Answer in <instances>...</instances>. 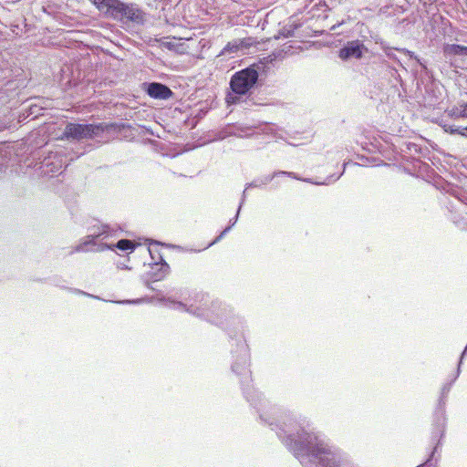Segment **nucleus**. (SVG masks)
Listing matches in <instances>:
<instances>
[{"instance_id": "obj_1", "label": "nucleus", "mask_w": 467, "mask_h": 467, "mask_svg": "<svg viewBox=\"0 0 467 467\" xmlns=\"http://www.w3.org/2000/svg\"><path fill=\"white\" fill-rule=\"evenodd\" d=\"M258 78L257 66L255 64L251 65L232 76L230 88L235 95H246L255 86Z\"/></svg>"}, {"instance_id": "obj_2", "label": "nucleus", "mask_w": 467, "mask_h": 467, "mask_svg": "<svg viewBox=\"0 0 467 467\" xmlns=\"http://www.w3.org/2000/svg\"><path fill=\"white\" fill-rule=\"evenodd\" d=\"M114 124H78L68 123L64 130L63 137L81 140L84 139H92L100 136L105 130L112 129Z\"/></svg>"}, {"instance_id": "obj_3", "label": "nucleus", "mask_w": 467, "mask_h": 467, "mask_svg": "<svg viewBox=\"0 0 467 467\" xmlns=\"http://www.w3.org/2000/svg\"><path fill=\"white\" fill-rule=\"evenodd\" d=\"M259 44V41L253 36L229 41L222 49L220 56L236 54L244 51Z\"/></svg>"}, {"instance_id": "obj_4", "label": "nucleus", "mask_w": 467, "mask_h": 467, "mask_svg": "<svg viewBox=\"0 0 467 467\" xmlns=\"http://www.w3.org/2000/svg\"><path fill=\"white\" fill-rule=\"evenodd\" d=\"M363 48L364 45L358 40L349 41L343 48L339 50L338 56L343 60H346L349 57L361 58Z\"/></svg>"}, {"instance_id": "obj_5", "label": "nucleus", "mask_w": 467, "mask_h": 467, "mask_svg": "<svg viewBox=\"0 0 467 467\" xmlns=\"http://www.w3.org/2000/svg\"><path fill=\"white\" fill-rule=\"evenodd\" d=\"M118 20H128L135 23H142L144 20V13L133 5L124 3L120 16Z\"/></svg>"}, {"instance_id": "obj_6", "label": "nucleus", "mask_w": 467, "mask_h": 467, "mask_svg": "<svg viewBox=\"0 0 467 467\" xmlns=\"http://www.w3.org/2000/svg\"><path fill=\"white\" fill-rule=\"evenodd\" d=\"M146 91L150 98L158 99H168L173 94L169 87L158 82L150 83Z\"/></svg>"}, {"instance_id": "obj_7", "label": "nucleus", "mask_w": 467, "mask_h": 467, "mask_svg": "<svg viewBox=\"0 0 467 467\" xmlns=\"http://www.w3.org/2000/svg\"><path fill=\"white\" fill-rule=\"evenodd\" d=\"M443 53L446 57L467 56V47L457 44H446L443 46Z\"/></svg>"}, {"instance_id": "obj_8", "label": "nucleus", "mask_w": 467, "mask_h": 467, "mask_svg": "<svg viewBox=\"0 0 467 467\" xmlns=\"http://www.w3.org/2000/svg\"><path fill=\"white\" fill-rule=\"evenodd\" d=\"M451 119H467V102H462L446 110Z\"/></svg>"}, {"instance_id": "obj_9", "label": "nucleus", "mask_w": 467, "mask_h": 467, "mask_svg": "<svg viewBox=\"0 0 467 467\" xmlns=\"http://www.w3.org/2000/svg\"><path fill=\"white\" fill-rule=\"evenodd\" d=\"M123 5L124 2H121L120 0H113L106 16L118 20L120 16Z\"/></svg>"}, {"instance_id": "obj_10", "label": "nucleus", "mask_w": 467, "mask_h": 467, "mask_svg": "<svg viewBox=\"0 0 467 467\" xmlns=\"http://www.w3.org/2000/svg\"><path fill=\"white\" fill-rule=\"evenodd\" d=\"M329 449L323 444H317L314 447L308 448L306 454L321 457L322 455L329 454Z\"/></svg>"}, {"instance_id": "obj_11", "label": "nucleus", "mask_w": 467, "mask_h": 467, "mask_svg": "<svg viewBox=\"0 0 467 467\" xmlns=\"http://www.w3.org/2000/svg\"><path fill=\"white\" fill-rule=\"evenodd\" d=\"M113 0H92V4L106 15Z\"/></svg>"}, {"instance_id": "obj_12", "label": "nucleus", "mask_w": 467, "mask_h": 467, "mask_svg": "<svg viewBox=\"0 0 467 467\" xmlns=\"http://www.w3.org/2000/svg\"><path fill=\"white\" fill-rule=\"evenodd\" d=\"M116 247L121 251H132L135 248V244L130 240L121 239L117 243Z\"/></svg>"}, {"instance_id": "obj_13", "label": "nucleus", "mask_w": 467, "mask_h": 467, "mask_svg": "<svg viewBox=\"0 0 467 467\" xmlns=\"http://www.w3.org/2000/svg\"><path fill=\"white\" fill-rule=\"evenodd\" d=\"M442 129L446 133L449 134H459L462 136H467V134L461 130L460 128H454L453 126L444 124L442 125Z\"/></svg>"}, {"instance_id": "obj_14", "label": "nucleus", "mask_w": 467, "mask_h": 467, "mask_svg": "<svg viewBox=\"0 0 467 467\" xmlns=\"http://www.w3.org/2000/svg\"><path fill=\"white\" fill-rule=\"evenodd\" d=\"M227 102H231V103H234V99L230 96L227 97Z\"/></svg>"}, {"instance_id": "obj_15", "label": "nucleus", "mask_w": 467, "mask_h": 467, "mask_svg": "<svg viewBox=\"0 0 467 467\" xmlns=\"http://www.w3.org/2000/svg\"><path fill=\"white\" fill-rule=\"evenodd\" d=\"M279 173L280 174H289L288 172H285V171H280Z\"/></svg>"}, {"instance_id": "obj_16", "label": "nucleus", "mask_w": 467, "mask_h": 467, "mask_svg": "<svg viewBox=\"0 0 467 467\" xmlns=\"http://www.w3.org/2000/svg\"><path fill=\"white\" fill-rule=\"evenodd\" d=\"M466 351H467V345H466V348H465V349H464V352H466Z\"/></svg>"}]
</instances>
